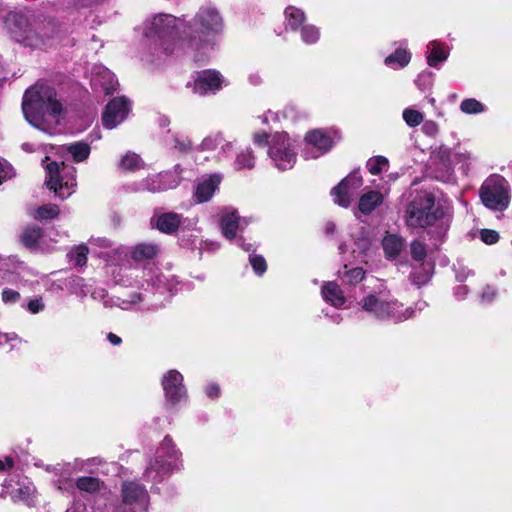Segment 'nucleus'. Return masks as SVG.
<instances>
[{
    "mask_svg": "<svg viewBox=\"0 0 512 512\" xmlns=\"http://www.w3.org/2000/svg\"><path fill=\"white\" fill-rule=\"evenodd\" d=\"M141 272L138 268L132 267H120L118 271L113 272V277L116 283L123 286H133L138 282L139 273Z\"/></svg>",
    "mask_w": 512,
    "mask_h": 512,
    "instance_id": "26",
    "label": "nucleus"
},
{
    "mask_svg": "<svg viewBox=\"0 0 512 512\" xmlns=\"http://www.w3.org/2000/svg\"><path fill=\"white\" fill-rule=\"evenodd\" d=\"M205 393L209 398H217L220 395V387L216 383H209L205 388Z\"/></svg>",
    "mask_w": 512,
    "mask_h": 512,
    "instance_id": "52",
    "label": "nucleus"
},
{
    "mask_svg": "<svg viewBox=\"0 0 512 512\" xmlns=\"http://www.w3.org/2000/svg\"><path fill=\"white\" fill-rule=\"evenodd\" d=\"M383 202V194L379 191H368L364 193L358 203L359 211L363 214L371 213Z\"/></svg>",
    "mask_w": 512,
    "mask_h": 512,
    "instance_id": "23",
    "label": "nucleus"
},
{
    "mask_svg": "<svg viewBox=\"0 0 512 512\" xmlns=\"http://www.w3.org/2000/svg\"><path fill=\"white\" fill-rule=\"evenodd\" d=\"M144 162L141 157L131 151L126 152L118 162V168L124 172H133L143 168Z\"/></svg>",
    "mask_w": 512,
    "mask_h": 512,
    "instance_id": "28",
    "label": "nucleus"
},
{
    "mask_svg": "<svg viewBox=\"0 0 512 512\" xmlns=\"http://www.w3.org/2000/svg\"><path fill=\"white\" fill-rule=\"evenodd\" d=\"M42 237L41 229L38 227H29L24 230L21 240L26 247L33 248Z\"/></svg>",
    "mask_w": 512,
    "mask_h": 512,
    "instance_id": "40",
    "label": "nucleus"
},
{
    "mask_svg": "<svg viewBox=\"0 0 512 512\" xmlns=\"http://www.w3.org/2000/svg\"><path fill=\"white\" fill-rule=\"evenodd\" d=\"M176 18L169 14H159L145 23L144 35L148 38H164L173 33Z\"/></svg>",
    "mask_w": 512,
    "mask_h": 512,
    "instance_id": "16",
    "label": "nucleus"
},
{
    "mask_svg": "<svg viewBox=\"0 0 512 512\" xmlns=\"http://www.w3.org/2000/svg\"><path fill=\"white\" fill-rule=\"evenodd\" d=\"M181 222L182 215L175 212L155 214L151 219V223L155 225L159 231L166 234L176 232Z\"/></svg>",
    "mask_w": 512,
    "mask_h": 512,
    "instance_id": "20",
    "label": "nucleus"
},
{
    "mask_svg": "<svg viewBox=\"0 0 512 512\" xmlns=\"http://www.w3.org/2000/svg\"><path fill=\"white\" fill-rule=\"evenodd\" d=\"M121 501L135 509L147 512L150 505V496L143 485L126 481L121 487Z\"/></svg>",
    "mask_w": 512,
    "mask_h": 512,
    "instance_id": "12",
    "label": "nucleus"
},
{
    "mask_svg": "<svg viewBox=\"0 0 512 512\" xmlns=\"http://www.w3.org/2000/svg\"><path fill=\"white\" fill-rule=\"evenodd\" d=\"M13 459L11 457H5L4 459H0V472L5 471L6 469H10L13 467Z\"/></svg>",
    "mask_w": 512,
    "mask_h": 512,
    "instance_id": "57",
    "label": "nucleus"
},
{
    "mask_svg": "<svg viewBox=\"0 0 512 512\" xmlns=\"http://www.w3.org/2000/svg\"><path fill=\"white\" fill-rule=\"evenodd\" d=\"M403 119L408 126L416 127L423 121L424 117L418 110L407 108L403 111Z\"/></svg>",
    "mask_w": 512,
    "mask_h": 512,
    "instance_id": "44",
    "label": "nucleus"
},
{
    "mask_svg": "<svg viewBox=\"0 0 512 512\" xmlns=\"http://www.w3.org/2000/svg\"><path fill=\"white\" fill-rule=\"evenodd\" d=\"M411 255L414 260L422 261L426 256L425 244L419 241H413L411 243Z\"/></svg>",
    "mask_w": 512,
    "mask_h": 512,
    "instance_id": "46",
    "label": "nucleus"
},
{
    "mask_svg": "<svg viewBox=\"0 0 512 512\" xmlns=\"http://www.w3.org/2000/svg\"><path fill=\"white\" fill-rule=\"evenodd\" d=\"M254 163L255 160L252 150L250 148H246L237 153L234 167L236 170L252 169L254 167Z\"/></svg>",
    "mask_w": 512,
    "mask_h": 512,
    "instance_id": "32",
    "label": "nucleus"
},
{
    "mask_svg": "<svg viewBox=\"0 0 512 512\" xmlns=\"http://www.w3.org/2000/svg\"><path fill=\"white\" fill-rule=\"evenodd\" d=\"M321 294L326 302L337 308L346 301L340 286L335 282H326L322 286Z\"/></svg>",
    "mask_w": 512,
    "mask_h": 512,
    "instance_id": "22",
    "label": "nucleus"
},
{
    "mask_svg": "<svg viewBox=\"0 0 512 512\" xmlns=\"http://www.w3.org/2000/svg\"><path fill=\"white\" fill-rule=\"evenodd\" d=\"M101 484L102 483L98 478L89 476L79 477L75 483L79 490L87 493L97 492L100 489Z\"/></svg>",
    "mask_w": 512,
    "mask_h": 512,
    "instance_id": "33",
    "label": "nucleus"
},
{
    "mask_svg": "<svg viewBox=\"0 0 512 512\" xmlns=\"http://www.w3.org/2000/svg\"><path fill=\"white\" fill-rule=\"evenodd\" d=\"M59 214V208L55 204H46L43 206H40L35 214L34 218L38 220H46V219H53L57 217Z\"/></svg>",
    "mask_w": 512,
    "mask_h": 512,
    "instance_id": "42",
    "label": "nucleus"
},
{
    "mask_svg": "<svg viewBox=\"0 0 512 512\" xmlns=\"http://www.w3.org/2000/svg\"><path fill=\"white\" fill-rule=\"evenodd\" d=\"M65 468L63 469V475L60 477L64 479H68L73 473L78 470L77 462L74 463H64Z\"/></svg>",
    "mask_w": 512,
    "mask_h": 512,
    "instance_id": "53",
    "label": "nucleus"
},
{
    "mask_svg": "<svg viewBox=\"0 0 512 512\" xmlns=\"http://www.w3.org/2000/svg\"><path fill=\"white\" fill-rule=\"evenodd\" d=\"M130 111V102L125 97H116L112 99L105 107L102 115L103 126L107 129H113L122 123Z\"/></svg>",
    "mask_w": 512,
    "mask_h": 512,
    "instance_id": "14",
    "label": "nucleus"
},
{
    "mask_svg": "<svg viewBox=\"0 0 512 512\" xmlns=\"http://www.w3.org/2000/svg\"><path fill=\"white\" fill-rule=\"evenodd\" d=\"M159 248L156 244L140 243L132 248L131 257L134 261L143 262L153 259L158 254Z\"/></svg>",
    "mask_w": 512,
    "mask_h": 512,
    "instance_id": "25",
    "label": "nucleus"
},
{
    "mask_svg": "<svg viewBox=\"0 0 512 512\" xmlns=\"http://www.w3.org/2000/svg\"><path fill=\"white\" fill-rule=\"evenodd\" d=\"M285 18L287 26L291 30L296 31L303 26L305 14L301 9L289 6L285 9Z\"/></svg>",
    "mask_w": 512,
    "mask_h": 512,
    "instance_id": "29",
    "label": "nucleus"
},
{
    "mask_svg": "<svg viewBox=\"0 0 512 512\" xmlns=\"http://www.w3.org/2000/svg\"><path fill=\"white\" fill-rule=\"evenodd\" d=\"M43 308L44 304L42 303L41 299H34L28 303V310L33 314L42 311Z\"/></svg>",
    "mask_w": 512,
    "mask_h": 512,
    "instance_id": "54",
    "label": "nucleus"
},
{
    "mask_svg": "<svg viewBox=\"0 0 512 512\" xmlns=\"http://www.w3.org/2000/svg\"><path fill=\"white\" fill-rule=\"evenodd\" d=\"M411 54L405 49H397L393 54L388 55L384 59L386 66L392 68H403L409 64Z\"/></svg>",
    "mask_w": 512,
    "mask_h": 512,
    "instance_id": "30",
    "label": "nucleus"
},
{
    "mask_svg": "<svg viewBox=\"0 0 512 512\" xmlns=\"http://www.w3.org/2000/svg\"><path fill=\"white\" fill-rule=\"evenodd\" d=\"M268 155L279 170L291 169L296 162L294 141L285 132H277L269 140Z\"/></svg>",
    "mask_w": 512,
    "mask_h": 512,
    "instance_id": "8",
    "label": "nucleus"
},
{
    "mask_svg": "<svg viewBox=\"0 0 512 512\" xmlns=\"http://www.w3.org/2000/svg\"><path fill=\"white\" fill-rule=\"evenodd\" d=\"M443 216V210L435 206L434 197L425 193L415 198L407 207L406 223L410 227L426 228Z\"/></svg>",
    "mask_w": 512,
    "mask_h": 512,
    "instance_id": "4",
    "label": "nucleus"
},
{
    "mask_svg": "<svg viewBox=\"0 0 512 512\" xmlns=\"http://www.w3.org/2000/svg\"><path fill=\"white\" fill-rule=\"evenodd\" d=\"M20 298V294L12 289H4L2 292V299L4 302H16Z\"/></svg>",
    "mask_w": 512,
    "mask_h": 512,
    "instance_id": "51",
    "label": "nucleus"
},
{
    "mask_svg": "<svg viewBox=\"0 0 512 512\" xmlns=\"http://www.w3.org/2000/svg\"><path fill=\"white\" fill-rule=\"evenodd\" d=\"M188 28L193 33L190 41L193 59L196 62H205L214 51L215 36L219 35L224 28L220 11L213 5H202L188 22Z\"/></svg>",
    "mask_w": 512,
    "mask_h": 512,
    "instance_id": "2",
    "label": "nucleus"
},
{
    "mask_svg": "<svg viewBox=\"0 0 512 512\" xmlns=\"http://www.w3.org/2000/svg\"><path fill=\"white\" fill-rule=\"evenodd\" d=\"M224 142V139L221 134H211L205 137L201 144L199 145V150L201 151H212L216 149L220 144Z\"/></svg>",
    "mask_w": 512,
    "mask_h": 512,
    "instance_id": "43",
    "label": "nucleus"
},
{
    "mask_svg": "<svg viewBox=\"0 0 512 512\" xmlns=\"http://www.w3.org/2000/svg\"><path fill=\"white\" fill-rule=\"evenodd\" d=\"M380 286L360 301L364 311L377 319H391L395 322L405 321L414 316L415 310L412 307L404 308L403 304L398 302L389 290L384 288L382 284Z\"/></svg>",
    "mask_w": 512,
    "mask_h": 512,
    "instance_id": "3",
    "label": "nucleus"
},
{
    "mask_svg": "<svg viewBox=\"0 0 512 512\" xmlns=\"http://www.w3.org/2000/svg\"><path fill=\"white\" fill-rule=\"evenodd\" d=\"M221 181L222 177L220 174H212L208 177H203L196 186L194 193L195 201L197 203L209 201L218 189Z\"/></svg>",
    "mask_w": 512,
    "mask_h": 512,
    "instance_id": "18",
    "label": "nucleus"
},
{
    "mask_svg": "<svg viewBox=\"0 0 512 512\" xmlns=\"http://www.w3.org/2000/svg\"><path fill=\"white\" fill-rule=\"evenodd\" d=\"M67 151L75 161H83L89 156L90 148L85 143H75L67 147Z\"/></svg>",
    "mask_w": 512,
    "mask_h": 512,
    "instance_id": "41",
    "label": "nucleus"
},
{
    "mask_svg": "<svg viewBox=\"0 0 512 512\" xmlns=\"http://www.w3.org/2000/svg\"><path fill=\"white\" fill-rule=\"evenodd\" d=\"M183 375L177 370L167 371L161 380L166 403L175 406L187 399V389L183 383Z\"/></svg>",
    "mask_w": 512,
    "mask_h": 512,
    "instance_id": "10",
    "label": "nucleus"
},
{
    "mask_svg": "<svg viewBox=\"0 0 512 512\" xmlns=\"http://www.w3.org/2000/svg\"><path fill=\"white\" fill-rule=\"evenodd\" d=\"M480 198L483 204L492 210L503 211L510 202L507 181L499 175L487 178L480 188Z\"/></svg>",
    "mask_w": 512,
    "mask_h": 512,
    "instance_id": "6",
    "label": "nucleus"
},
{
    "mask_svg": "<svg viewBox=\"0 0 512 512\" xmlns=\"http://www.w3.org/2000/svg\"><path fill=\"white\" fill-rule=\"evenodd\" d=\"M170 178L171 175L168 173L152 175L143 180L142 187L144 190L153 193L172 189L178 185V181L175 179L170 181Z\"/></svg>",
    "mask_w": 512,
    "mask_h": 512,
    "instance_id": "21",
    "label": "nucleus"
},
{
    "mask_svg": "<svg viewBox=\"0 0 512 512\" xmlns=\"http://www.w3.org/2000/svg\"><path fill=\"white\" fill-rule=\"evenodd\" d=\"M497 295V290L492 286H486L481 294V300L483 302H492Z\"/></svg>",
    "mask_w": 512,
    "mask_h": 512,
    "instance_id": "49",
    "label": "nucleus"
},
{
    "mask_svg": "<svg viewBox=\"0 0 512 512\" xmlns=\"http://www.w3.org/2000/svg\"><path fill=\"white\" fill-rule=\"evenodd\" d=\"M248 79L252 85H259L262 82V78L257 72L251 73Z\"/></svg>",
    "mask_w": 512,
    "mask_h": 512,
    "instance_id": "59",
    "label": "nucleus"
},
{
    "mask_svg": "<svg viewBox=\"0 0 512 512\" xmlns=\"http://www.w3.org/2000/svg\"><path fill=\"white\" fill-rule=\"evenodd\" d=\"M236 242H237V245L240 246L245 251H250L252 248V245L251 244L246 245L244 240L241 237L237 238Z\"/></svg>",
    "mask_w": 512,
    "mask_h": 512,
    "instance_id": "62",
    "label": "nucleus"
},
{
    "mask_svg": "<svg viewBox=\"0 0 512 512\" xmlns=\"http://www.w3.org/2000/svg\"><path fill=\"white\" fill-rule=\"evenodd\" d=\"M91 82L95 88H101L106 94L113 93L118 86L114 74L103 66L93 68Z\"/></svg>",
    "mask_w": 512,
    "mask_h": 512,
    "instance_id": "19",
    "label": "nucleus"
},
{
    "mask_svg": "<svg viewBox=\"0 0 512 512\" xmlns=\"http://www.w3.org/2000/svg\"><path fill=\"white\" fill-rule=\"evenodd\" d=\"M438 130V125L434 121H426L422 126V131L428 136H435Z\"/></svg>",
    "mask_w": 512,
    "mask_h": 512,
    "instance_id": "50",
    "label": "nucleus"
},
{
    "mask_svg": "<svg viewBox=\"0 0 512 512\" xmlns=\"http://www.w3.org/2000/svg\"><path fill=\"white\" fill-rule=\"evenodd\" d=\"M65 468L64 463H58L54 466H47V471L54 472L56 475L61 476L63 475V469Z\"/></svg>",
    "mask_w": 512,
    "mask_h": 512,
    "instance_id": "58",
    "label": "nucleus"
},
{
    "mask_svg": "<svg viewBox=\"0 0 512 512\" xmlns=\"http://www.w3.org/2000/svg\"><path fill=\"white\" fill-rule=\"evenodd\" d=\"M305 141L306 148L304 150V156L306 159L318 158L328 152L333 145V139L330 133L321 129L307 133Z\"/></svg>",
    "mask_w": 512,
    "mask_h": 512,
    "instance_id": "13",
    "label": "nucleus"
},
{
    "mask_svg": "<svg viewBox=\"0 0 512 512\" xmlns=\"http://www.w3.org/2000/svg\"><path fill=\"white\" fill-rule=\"evenodd\" d=\"M232 147H233V145L231 142H226V143L222 142L220 153H227L230 150H232Z\"/></svg>",
    "mask_w": 512,
    "mask_h": 512,
    "instance_id": "63",
    "label": "nucleus"
},
{
    "mask_svg": "<svg viewBox=\"0 0 512 512\" xmlns=\"http://www.w3.org/2000/svg\"><path fill=\"white\" fill-rule=\"evenodd\" d=\"M339 276L344 283L355 285L363 280L365 272L360 267L348 269V265H344L343 270L339 271Z\"/></svg>",
    "mask_w": 512,
    "mask_h": 512,
    "instance_id": "31",
    "label": "nucleus"
},
{
    "mask_svg": "<svg viewBox=\"0 0 512 512\" xmlns=\"http://www.w3.org/2000/svg\"><path fill=\"white\" fill-rule=\"evenodd\" d=\"M179 454L172 439L166 436L157 449L155 459L149 463L145 470V479L152 482H161L176 467Z\"/></svg>",
    "mask_w": 512,
    "mask_h": 512,
    "instance_id": "5",
    "label": "nucleus"
},
{
    "mask_svg": "<svg viewBox=\"0 0 512 512\" xmlns=\"http://www.w3.org/2000/svg\"><path fill=\"white\" fill-rule=\"evenodd\" d=\"M247 225L245 218H241L233 208H224L220 218V228L223 236L228 240L236 239L238 231Z\"/></svg>",
    "mask_w": 512,
    "mask_h": 512,
    "instance_id": "17",
    "label": "nucleus"
},
{
    "mask_svg": "<svg viewBox=\"0 0 512 512\" xmlns=\"http://www.w3.org/2000/svg\"><path fill=\"white\" fill-rule=\"evenodd\" d=\"M362 184L363 179L359 170L352 171L338 186L332 189L331 194L334 197V202L339 206L348 207Z\"/></svg>",
    "mask_w": 512,
    "mask_h": 512,
    "instance_id": "11",
    "label": "nucleus"
},
{
    "mask_svg": "<svg viewBox=\"0 0 512 512\" xmlns=\"http://www.w3.org/2000/svg\"><path fill=\"white\" fill-rule=\"evenodd\" d=\"M5 25L16 42L29 47H40L45 44L43 38L30 28L28 18L21 13H9Z\"/></svg>",
    "mask_w": 512,
    "mask_h": 512,
    "instance_id": "9",
    "label": "nucleus"
},
{
    "mask_svg": "<svg viewBox=\"0 0 512 512\" xmlns=\"http://www.w3.org/2000/svg\"><path fill=\"white\" fill-rule=\"evenodd\" d=\"M389 161L384 156H374L367 160L366 168L372 175H378L383 171H387Z\"/></svg>",
    "mask_w": 512,
    "mask_h": 512,
    "instance_id": "34",
    "label": "nucleus"
},
{
    "mask_svg": "<svg viewBox=\"0 0 512 512\" xmlns=\"http://www.w3.org/2000/svg\"><path fill=\"white\" fill-rule=\"evenodd\" d=\"M254 142L257 145H265L267 143L269 144L267 134L264 133V132H262V133H255L254 134Z\"/></svg>",
    "mask_w": 512,
    "mask_h": 512,
    "instance_id": "56",
    "label": "nucleus"
},
{
    "mask_svg": "<svg viewBox=\"0 0 512 512\" xmlns=\"http://www.w3.org/2000/svg\"><path fill=\"white\" fill-rule=\"evenodd\" d=\"M89 250L85 245H79L72 249L68 254L70 261L77 267H83L87 263V254Z\"/></svg>",
    "mask_w": 512,
    "mask_h": 512,
    "instance_id": "38",
    "label": "nucleus"
},
{
    "mask_svg": "<svg viewBox=\"0 0 512 512\" xmlns=\"http://www.w3.org/2000/svg\"><path fill=\"white\" fill-rule=\"evenodd\" d=\"M481 240L486 244H494L499 239V234L495 230L483 229L480 232Z\"/></svg>",
    "mask_w": 512,
    "mask_h": 512,
    "instance_id": "48",
    "label": "nucleus"
},
{
    "mask_svg": "<svg viewBox=\"0 0 512 512\" xmlns=\"http://www.w3.org/2000/svg\"><path fill=\"white\" fill-rule=\"evenodd\" d=\"M18 336L15 333H0V345L4 346L6 344H9L11 342L17 341Z\"/></svg>",
    "mask_w": 512,
    "mask_h": 512,
    "instance_id": "55",
    "label": "nucleus"
},
{
    "mask_svg": "<svg viewBox=\"0 0 512 512\" xmlns=\"http://www.w3.org/2000/svg\"><path fill=\"white\" fill-rule=\"evenodd\" d=\"M35 492V488L33 485H23L19 486L16 489H13L11 492V496L16 501H23L27 503L28 505H31L32 498Z\"/></svg>",
    "mask_w": 512,
    "mask_h": 512,
    "instance_id": "35",
    "label": "nucleus"
},
{
    "mask_svg": "<svg viewBox=\"0 0 512 512\" xmlns=\"http://www.w3.org/2000/svg\"><path fill=\"white\" fill-rule=\"evenodd\" d=\"M249 261H250L251 266L253 267L254 272L257 275H262L266 271L267 264H266L265 259L262 256L250 255Z\"/></svg>",
    "mask_w": 512,
    "mask_h": 512,
    "instance_id": "45",
    "label": "nucleus"
},
{
    "mask_svg": "<svg viewBox=\"0 0 512 512\" xmlns=\"http://www.w3.org/2000/svg\"><path fill=\"white\" fill-rule=\"evenodd\" d=\"M300 35L304 43L311 45L319 40L320 31L318 27L311 24H306L301 27Z\"/></svg>",
    "mask_w": 512,
    "mask_h": 512,
    "instance_id": "39",
    "label": "nucleus"
},
{
    "mask_svg": "<svg viewBox=\"0 0 512 512\" xmlns=\"http://www.w3.org/2000/svg\"><path fill=\"white\" fill-rule=\"evenodd\" d=\"M226 85L225 79L216 70H204L198 73L194 80L193 92L205 96L215 94Z\"/></svg>",
    "mask_w": 512,
    "mask_h": 512,
    "instance_id": "15",
    "label": "nucleus"
},
{
    "mask_svg": "<svg viewBox=\"0 0 512 512\" xmlns=\"http://www.w3.org/2000/svg\"><path fill=\"white\" fill-rule=\"evenodd\" d=\"M118 302L116 303L117 306H119L121 309L123 310H128L130 309L131 305L132 304H136L138 302L141 301V294L139 293H133L129 299H119L117 300Z\"/></svg>",
    "mask_w": 512,
    "mask_h": 512,
    "instance_id": "47",
    "label": "nucleus"
},
{
    "mask_svg": "<svg viewBox=\"0 0 512 512\" xmlns=\"http://www.w3.org/2000/svg\"><path fill=\"white\" fill-rule=\"evenodd\" d=\"M412 277H413V281H414L415 284L422 285V284L426 283L429 280L430 275L427 272L422 278H417L415 273H413Z\"/></svg>",
    "mask_w": 512,
    "mask_h": 512,
    "instance_id": "60",
    "label": "nucleus"
},
{
    "mask_svg": "<svg viewBox=\"0 0 512 512\" xmlns=\"http://www.w3.org/2000/svg\"><path fill=\"white\" fill-rule=\"evenodd\" d=\"M46 174V184L58 198L65 199L74 192L76 179L73 168L50 162L46 166Z\"/></svg>",
    "mask_w": 512,
    "mask_h": 512,
    "instance_id": "7",
    "label": "nucleus"
},
{
    "mask_svg": "<svg viewBox=\"0 0 512 512\" xmlns=\"http://www.w3.org/2000/svg\"><path fill=\"white\" fill-rule=\"evenodd\" d=\"M385 254L389 258L397 257L404 248V240L395 234H389L382 241Z\"/></svg>",
    "mask_w": 512,
    "mask_h": 512,
    "instance_id": "27",
    "label": "nucleus"
},
{
    "mask_svg": "<svg viewBox=\"0 0 512 512\" xmlns=\"http://www.w3.org/2000/svg\"><path fill=\"white\" fill-rule=\"evenodd\" d=\"M460 110L465 114H480L486 111V107L475 98H467L461 102Z\"/></svg>",
    "mask_w": 512,
    "mask_h": 512,
    "instance_id": "37",
    "label": "nucleus"
},
{
    "mask_svg": "<svg viewBox=\"0 0 512 512\" xmlns=\"http://www.w3.org/2000/svg\"><path fill=\"white\" fill-rule=\"evenodd\" d=\"M427 63L431 67H436L440 62H444L448 58V52L443 45L434 40L427 45Z\"/></svg>",
    "mask_w": 512,
    "mask_h": 512,
    "instance_id": "24",
    "label": "nucleus"
},
{
    "mask_svg": "<svg viewBox=\"0 0 512 512\" xmlns=\"http://www.w3.org/2000/svg\"><path fill=\"white\" fill-rule=\"evenodd\" d=\"M467 287L466 286H459L456 289V295L457 296H465L467 294Z\"/></svg>",
    "mask_w": 512,
    "mask_h": 512,
    "instance_id": "64",
    "label": "nucleus"
},
{
    "mask_svg": "<svg viewBox=\"0 0 512 512\" xmlns=\"http://www.w3.org/2000/svg\"><path fill=\"white\" fill-rule=\"evenodd\" d=\"M172 146L179 153L187 154L192 150L193 143L188 136L175 133L172 136Z\"/></svg>",
    "mask_w": 512,
    "mask_h": 512,
    "instance_id": "36",
    "label": "nucleus"
},
{
    "mask_svg": "<svg viewBox=\"0 0 512 512\" xmlns=\"http://www.w3.org/2000/svg\"><path fill=\"white\" fill-rule=\"evenodd\" d=\"M22 112L34 128L53 134L64 116V107L54 87L36 83L28 88L22 100Z\"/></svg>",
    "mask_w": 512,
    "mask_h": 512,
    "instance_id": "1",
    "label": "nucleus"
},
{
    "mask_svg": "<svg viewBox=\"0 0 512 512\" xmlns=\"http://www.w3.org/2000/svg\"><path fill=\"white\" fill-rule=\"evenodd\" d=\"M107 339L113 345H119L122 342L121 338L119 336H117L116 334H113V333H109L107 335Z\"/></svg>",
    "mask_w": 512,
    "mask_h": 512,
    "instance_id": "61",
    "label": "nucleus"
}]
</instances>
